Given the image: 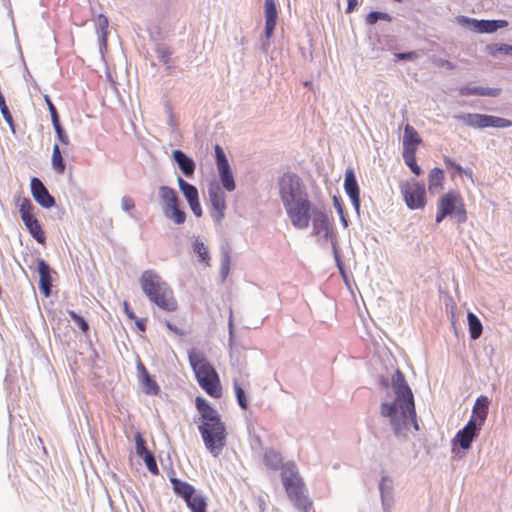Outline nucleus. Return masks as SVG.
Returning <instances> with one entry per match:
<instances>
[{
  "label": "nucleus",
  "mask_w": 512,
  "mask_h": 512,
  "mask_svg": "<svg viewBox=\"0 0 512 512\" xmlns=\"http://www.w3.org/2000/svg\"><path fill=\"white\" fill-rule=\"evenodd\" d=\"M415 151V148L404 149L403 158L406 165L411 169V171L416 175H420L421 168L416 163Z\"/></svg>",
  "instance_id": "obj_35"
},
{
  "label": "nucleus",
  "mask_w": 512,
  "mask_h": 512,
  "mask_svg": "<svg viewBox=\"0 0 512 512\" xmlns=\"http://www.w3.org/2000/svg\"><path fill=\"white\" fill-rule=\"evenodd\" d=\"M265 15V36L269 39L275 30L278 13L276 9L275 0H265L264 3Z\"/></svg>",
  "instance_id": "obj_19"
},
{
  "label": "nucleus",
  "mask_w": 512,
  "mask_h": 512,
  "mask_svg": "<svg viewBox=\"0 0 512 512\" xmlns=\"http://www.w3.org/2000/svg\"><path fill=\"white\" fill-rule=\"evenodd\" d=\"M34 209L35 206L29 199H23L20 204L19 213L22 221L24 222L31 236L38 243L43 244L45 242L46 237L39 221L35 218L33 214Z\"/></svg>",
  "instance_id": "obj_11"
},
{
  "label": "nucleus",
  "mask_w": 512,
  "mask_h": 512,
  "mask_svg": "<svg viewBox=\"0 0 512 512\" xmlns=\"http://www.w3.org/2000/svg\"><path fill=\"white\" fill-rule=\"evenodd\" d=\"M489 400L486 396H480L476 399L473 407V413L470 420L482 427L488 415Z\"/></svg>",
  "instance_id": "obj_22"
},
{
  "label": "nucleus",
  "mask_w": 512,
  "mask_h": 512,
  "mask_svg": "<svg viewBox=\"0 0 512 512\" xmlns=\"http://www.w3.org/2000/svg\"><path fill=\"white\" fill-rule=\"evenodd\" d=\"M31 194L35 201L44 208H51L55 205L54 198L50 195L42 181L33 177L30 182Z\"/></svg>",
  "instance_id": "obj_16"
},
{
  "label": "nucleus",
  "mask_w": 512,
  "mask_h": 512,
  "mask_svg": "<svg viewBox=\"0 0 512 512\" xmlns=\"http://www.w3.org/2000/svg\"><path fill=\"white\" fill-rule=\"evenodd\" d=\"M499 88H489V87H481V86H463L460 88V94L463 96L468 95H479V96H491L496 97L500 94Z\"/></svg>",
  "instance_id": "obj_25"
},
{
  "label": "nucleus",
  "mask_w": 512,
  "mask_h": 512,
  "mask_svg": "<svg viewBox=\"0 0 512 512\" xmlns=\"http://www.w3.org/2000/svg\"><path fill=\"white\" fill-rule=\"evenodd\" d=\"M234 390L237 398V402L242 409H246L248 406L245 391L239 386L238 382L234 380Z\"/></svg>",
  "instance_id": "obj_42"
},
{
  "label": "nucleus",
  "mask_w": 512,
  "mask_h": 512,
  "mask_svg": "<svg viewBox=\"0 0 512 512\" xmlns=\"http://www.w3.org/2000/svg\"><path fill=\"white\" fill-rule=\"evenodd\" d=\"M279 196L285 212L296 229L309 226L311 213L315 206L309 199L307 188L295 173H285L278 180Z\"/></svg>",
  "instance_id": "obj_2"
},
{
  "label": "nucleus",
  "mask_w": 512,
  "mask_h": 512,
  "mask_svg": "<svg viewBox=\"0 0 512 512\" xmlns=\"http://www.w3.org/2000/svg\"><path fill=\"white\" fill-rule=\"evenodd\" d=\"M454 119L463 122L474 129L499 128L505 129L512 126V121L499 116L481 113H460L453 116Z\"/></svg>",
  "instance_id": "obj_8"
},
{
  "label": "nucleus",
  "mask_w": 512,
  "mask_h": 512,
  "mask_svg": "<svg viewBox=\"0 0 512 512\" xmlns=\"http://www.w3.org/2000/svg\"><path fill=\"white\" fill-rule=\"evenodd\" d=\"M140 285L150 300L163 311L173 312L177 309V301L169 285L153 270H146L140 277Z\"/></svg>",
  "instance_id": "obj_3"
},
{
  "label": "nucleus",
  "mask_w": 512,
  "mask_h": 512,
  "mask_svg": "<svg viewBox=\"0 0 512 512\" xmlns=\"http://www.w3.org/2000/svg\"><path fill=\"white\" fill-rule=\"evenodd\" d=\"M486 49L494 57L498 54L512 55V46L508 44H492L488 45Z\"/></svg>",
  "instance_id": "obj_37"
},
{
  "label": "nucleus",
  "mask_w": 512,
  "mask_h": 512,
  "mask_svg": "<svg viewBox=\"0 0 512 512\" xmlns=\"http://www.w3.org/2000/svg\"><path fill=\"white\" fill-rule=\"evenodd\" d=\"M180 192L184 195L187 202L193 200L199 196L197 188L185 181L183 178L178 177L177 179Z\"/></svg>",
  "instance_id": "obj_31"
},
{
  "label": "nucleus",
  "mask_w": 512,
  "mask_h": 512,
  "mask_svg": "<svg viewBox=\"0 0 512 512\" xmlns=\"http://www.w3.org/2000/svg\"><path fill=\"white\" fill-rule=\"evenodd\" d=\"M45 102L48 106L49 112H51V108H56L48 95H45Z\"/></svg>",
  "instance_id": "obj_59"
},
{
  "label": "nucleus",
  "mask_w": 512,
  "mask_h": 512,
  "mask_svg": "<svg viewBox=\"0 0 512 512\" xmlns=\"http://www.w3.org/2000/svg\"><path fill=\"white\" fill-rule=\"evenodd\" d=\"M264 463L270 469L276 470L281 466L282 458L278 452L268 449L264 453Z\"/></svg>",
  "instance_id": "obj_33"
},
{
  "label": "nucleus",
  "mask_w": 512,
  "mask_h": 512,
  "mask_svg": "<svg viewBox=\"0 0 512 512\" xmlns=\"http://www.w3.org/2000/svg\"><path fill=\"white\" fill-rule=\"evenodd\" d=\"M218 171L223 187L227 191H233L235 189V182L230 165L219 167Z\"/></svg>",
  "instance_id": "obj_29"
},
{
  "label": "nucleus",
  "mask_w": 512,
  "mask_h": 512,
  "mask_svg": "<svg viewBox=\"0 0 512 512\" xmlns=\"http://www.w3.org/2000/svg\"><path fill=\"white\" fill-rule=\"evenodd\" d=\"M400 190L408 208L415 210L425 206V186L414 179L403 182Z\"/></svg>",
  "instance_id": "obj_10"
},
{
  "label": "nucleus",
  "mask_w": 512,
  "mask_h": 512,
  "mask_svg": "<svg viewBox=\"0 0 512 512\" xmlns=\"http://www.w3.org/2000/svg\"><path fill=\"white\" fill-rule=\"evenodd\" d=\"M340 217H341V221H342L344 227H347L348 226V222H347L346 218L344 217V214L340 215Z\"/></svg>",
  "instance_id": "obj_63"
},
{
  "label": "nucleus",
  "mask_w": 512,
  "mask_h": 512,
  "mask_svg": "<svg viewBox=\"0 0 512 512\" xmlns=\"http://www.w3.org/2000/svg\"><path fill=\"white\" fill-rule=\"evenodd\" d=\"M198 430L206 449L213 457H218L226 445V426L221 420L220 414L201 420Z\"/></svg>",
  "instance_id": "obj_4"
},
{
  "label": "nucleus",
  "mask_w": 512,
  "mask_h": 512,
  "mask_svg": "<svg viewBox=\"0 0 512 512\" xmlns=\"http://www.w3.org/2000/svg\"><path fill=\"white\" fill-rule=\"evenodd\" d=\"M421 142L417 131L411 125L407 124L404 128L403 150L415 148Z\"/></svg>",
  "instance_id": "obj_26"
},
{
  "label": "nucleus",
  "mask_w": 512,
  "mask_h": 512,
  "mask_svg": "<svg viewBox=\"0 0 512 512\" xmlns=\"http://www.w3.org/2000/svg\"><path fill=\"white\" fill-rule=\"evenodd\" d=\"M70 318L74 321V323L83 331V332H86L88 329H89V325L88 323L86 322V320L78 315L76 312L74 311H69L68 312Z\"/></svg>",
  "instance_id": "obj_44"
},
{
  "label": "nucleus",
  "mask_w": 512,
  "mask_h": 512,
  "mask_svg": "<svg viewBox=\"0 0 512 512\" xmlns=\"http://www.w3.org/2000/svg\"><path fill=\"white\" fill-rule=\"evenodd\" d=\"M438 208L447 211L448 216H454L458 223H464L467 219L462 199L457 193L449 192L443 195L438 202Z\"/></svg>",
  "instance_id": "obj_12"
},
{
  "label": "nucleus",
  "mask_w": 512,
  "mask_h": 512,
  "mask_svg": "<svg viewBox=\"0 0 512 512\" xmlns=\"http://www.w3.org/2000/svg\"><path fill=\"white\" fill-rule=\"evenodd\" d=\"M135 444H136V453H137L138 456L142 457L146 453L150 452L146 448L145 441L142 438L140 433H137L136 436H135Z\"/></svg>",
  "instance_id": "obj_46"
},
{
  "label": "nucleus",
  "mask_w": 512,
  "mask_h": 512,
  "mask_svg": "<svg viewBox=\"0 0 512 512\" xmlns=\"http://www.w3.org/2000/svg\"><path fill=\"white\" fill-rule=\"evenodd\" d=\"M468 325H469V333L470 337L473 340L478 339L483 330V326L479 318L472 312H469L467 315Z\"/></svg>",
  "instance_id": "obj_30"
},
{
  "label": "nucleus",
  "mask_w": 512,
  "mask_h": 512,
  "mask_svg": "<svg viewBox=\"0 0 512 512\" xmlns=\"http://www.w3.org/2000/svg\"><path fill=\"white\" fill-rule=\"evenodd\" d=\"M334 205H335L339 215H342L343 214V207H342L340 201L337 199V197H334Z\"/></svg>",
  "instance_id": "obj_58"
},
{
  "label": "nucleus",
  "mask_w": 512,
  "mask_h": 512,
  "mask_svg": "<svg viewBox=\"0 0 512 512\" xmlns=\"http://www.w3.org/2000/svg\"><path fill=\"white\" fill-rule=\"evenodd\" d=\"M444 162L447 167L454 168L458 173L463 171L462 167L449 157H444Z\"/></svg>",
  "instance_id": "obj_51"
},
{
  "label": "nucleus",
  "mask_w": 512,
  "mask_h": 512,
  "mask_svg": "<svg viewBox=\"0 0 512 512\" xmlns=\"http://www.w3.org/2000/svg\"><path fill=\"white\" fill-rule=\"evenodd\" d=\"M186 504L192 512H206V499L200 494H195L193 497L186 501Z\"/></svg>",
  "instance_id": "obj_34"
},
{
  "label": "nucleus",
  "mask_w": 512,
  "mask_h": 512,
  "mask_svg": "<svg viewBox=\"0 0 512 512\" xmlns=\"http://www.w3.org/2000/svg\"><path fill=\"white\" fill-rule=\"evenodd\" d=\"M195 405L197 410L200 413V421L206 420L209 417L215 416L218 413L213 407L209 405V403L202 397H197L195 400Z\"/></svg>",
  "instance_id": "obj_28"
},
{
  "label": "nucleus",
  "mask_w": 512,
  "mask_h": 512,
  "mask_svg": "<svg viewBox=\"0 0 512 512\" xmlns=\"http://www.w3.org/2000/svg\"><path fill=\"white\" fill-rule=\"evenodd\" d=\"M168 124L169 126H171L172 128H174L175 124H174V119H173V114L170 112L169 113V121H168Z\"/></svg>",
  "instance_id": "obj_62"
},
{
  "label": "nucleus",
  "mask_w": 512,
  "mask_h": 512,
  "mask_svg": "<svg viewBox=\"0 0 512 512\" xmlns=\"http://www.w3.org/2000/svg\"><path fill=\"white\" fill-rule=\"evenodd\" d=\"M135 207V204H134V201L132 198L128 197V196H124L122 199H121V208L124 210V211H130L132 210L133 208Z\"/></svg>",
  "instance_id": "obj_49"
},
{
  "label": "nucleus",
  "mask_w": 512,
  "mask_h": 512,
  "mask_svg": "<svg viewBox=\"0 0 512 512\" xmlns=\"http://www.w3.org/2000/svg\"><path fill=\"white\" fill-rule=\"evenodd\" d=\"M208 194L211 205L215 210V214H213L212 217L216 223H220L224 217V211L226 209L225 193L218 185L212 184L208 188Z\"/></svg>",
  "instance_id": "obj_14"
},
{
  "label": "nucleus",
  "mask_w": 512,
  "mask_h": 512,
  "mask_svg": "<svg viewBox=\"0 0 512 512\" xmlns=\"http://www.w3.org/2000/svg\"><path fill=\"white\" fill-rule=\"evenodd\" d=\"M282 481L290 500L299 510L307 512L312 502L306 495L304 484L294 464H286L282 471Z\"/></svg>",
  "instance_id": "obj_6"
},
{
  "label": "nucleus",
  "mask_w": 512,
  "mask_h": 512,
  "mask_svg": "<svg viewBox=\"0 0 512 512\" xmlns=\"http://www.w3.org/2000/svg\"><path fill=\"white\" fill-rule=\"evenodd\" d=\"M447 215L446 210H442L441 208H438V213L436 215V222L440 223Z\"/></svg>",
  "instance_id": "obj_55"
},
{
  "label": "nucleus",
  "mask_w": 512,
  "mask_h": 512,
  "mask_svg": "<svg viewBox=\"0 0 512 512\" xmlns=\"http://www.w3.org/2000/svg\"><path fill=\"white\" fill-rule=\"evenodd\" d=\"M480 430L481 427L475 424L474 420H469L468 423L457 432L453 443L459 444L462 449L467 450L471 447L473 440L478 436Z\"/></svg>",
  "instance_id": "obj_15"
},
{
  "label": "nucleus",
  "mask_w": 512,
  "mask_h": 512,
  "mask_svg": "<svg viewBox=\"0 0 512 512\" xmlns=\"http://www.w3.org/2000/svg\"><path fill=\"white\" fill-rule=\"evenodd\" d=\"M310 221H312L313 233L318 237V241L322 244L330 241L333 253L337 259L335 234L327 215L319 208L315 207L311 213Z\"/></svg>",
  "instance_id": "obj_9"
},
{
  "label": "nucleus",
  "mask_w": 512,
  "mask_h": 512,
  "mask_svg": "<svg viewBox=\"0 0 512 512\" xmlns=\"http://www.w3.org/2000/svg\"><path fill=\"white\" fill-rule=\"evenodd\" d=\"M395 57L397 60H413L417 57V53L415 51H410V52H400V53H396L395 54Z\"/></svg>",
  "instance_id": "obj_50"
},
{
  "label": "nucleus",
  "mask_w": 512,
  "mask_h": 512,
  "mask_svg": "<svg viewBox=\"0 0 512 512\" xmlns=\"http://www.w3.org/2000/svg\"><path fill=\"white\" fill-rule=\"evenodd\" d=\"M141 458H143L145 465L147 469L154 475H157L159 473L158 466L155 460L154 455L152 452H148L145 455H143Z\"/></svg>",
  "instance_id": "obj_41"
},
{
  "label": "nucleus",
  "mask_w": 512,
  "mask_h": 512,
  "mask_svg": "<svg viewBox=\"0 0 512 512\" xmlns=\"http://www.w3.org/2000/svg\"><path fill=\"white\" fill-rule=\"evenodd\" d=\"M124 311L129 319H136L135 314L129 309L127 302H124Z\"/></svg>",
  "instance_id": "obj_56"
},
{
  "label": "nucleus",
  "mask_w": 512,
  "mask_h": 512,
  "mask_svg": "<svg viewBox=\"0 0 512 512\" xmlns=\"http://www.w3.org/2000/svg\"><path fill=\"white\" fill-rule=\"evenodd\" d=\"M445 65H446L447 68H453V64L450 63L449 61H446Z\"/></svg>",
  "instance_id": "obj_64"
},
{
  "label": "nucleus",
  "mask_w": 512,
  "mask_h": 512,
  "mask_svg": "<svg viewBox=\"0 0 512 512\" xmlns=\"http://www.w3.org/2000/svg\"><path fill=\"white\" fill-rule=\"evenodd\" d=\"M458 23L478 33H494L498 29L508 26L506 20H478L467 16H460Z\"/></svg>",
  "instance_id": "obj_13"
},
{
  "label": "nucleus",
  "mask_w": 512,
  "mask_h": 512,
  "mask_svg": "<svg viewBox=\"0 0 512 512\" xmlns=\"http://www.w3.org/2000/svg\"><path fill=\"white\" fill-rule=\"evenodd\" d=\"M172 156L181 172L187 178H192L196 169L194 160L181 150H174Z\"/></svg>",
  "instance_id": "obj_20"
},
{
  "label": "nucleus",
  "mask_w": 512,
  "mask_h": 512,
  "mask_svg": "<svg viewBox=\"0 0 512 512\" xmlns=\"http://www.w3.org/2000/svg\"><path fill=\"white\" fill-rule=\"evenodd\" d=\"M193 251L198 255L199 262L209 265L210 257L208 247L199 239L193 242Z\"/></svg>",
  "instance_id": "obj_36"
},
{
  "label": "nucleus",
  "mask_w": 512,
  "mask_h": 512,
  "mask_svg": "<svg viewBox=\"0 0 512 512\" xmlns=\"http://www.w3.org/2000/svg\"><path fill=\"white\" fill-rule=\"evenodd\" d=\"M52 167L58 174H63L65 172L66 164L58 144H55L53 147Z\"/></svg>",
  "instance_id": "obj_32"
},
{
  "label": "nucleus",
  "mask_w": 512,
  "mask_h": 512,
  "mask_svg": "<svg viewBox=\"0 0 512 512\" xmlns=\"http://www.w3.org/2000/svg\"><path fill=\"white\" fill-rule=\"evenodd\" d=\"M159 205L164 216L177 225L186 221V213L180 208V199L177 192L169 187L162 185L158 188Z\"/></svg>",
  "instance_id": "obj_7"
},
{
  "label": "nucleus",
  "mask_w": 512,
  "mask_h": 512,
  "mask_svg": "<svg viewBox=\"0 0 512 512\" xmlns=\"http://www.w3.org/2000/svg\"><path fill=\"white\" fill-rule=\"evenodd\" d=\"M215 158H216L217 168L229 165L227 157H226L223 149L219 145L215 146Z\"/></svg>",
  "instance_id": "obj_45"
},
{
  "label": "nucleus",
  "mask_w": 512,
  "mask_h": 512,
  "mask_svg": "<svg viewBox=\"0 0 512 512\" xmlns=\"http://www.w3.org/2000/svg\"><path fill=\"white\" fill-rule=\"evenodd\" d=\"M165 325L173 333H175V334H177L179 336H183L184 335V332L181 329H179L175 325L171 324L169 321H165Z\"/></svg>",
  "instance_id": "obj_53"
},
{
  "label": "nucleus",
  "mask_w": 512,
  "mask_h": 512,
  "mask_svg": "<svg viewBox=\"0 0 512 512\" xmlns=\"http://www.w3.org/2000/svg\"><path fill=\"white\" fill-rule=\"evenodd\" d=\"M55 132L57 134V138L61 141L62 144L68 145L69 144V138L66 132L64 131L63 127L61 125L54 127Z\"/></svg>",
  "instance_id": "obj_48"
},
{
  "label": "nucleus",
  "mask_w": 512,
  "mask_h": 512,
  "mask_svg": "<svg viewBox=\"0 0 512 512\" xmlns=\"http://www.w3.org/2000/svg\"><path fill=\"white\" fill-rule=\"evenodd\" d=\"M157 59L165 65L170 62L171 50L165 46H158L156 48Z\"/></svg>",
  "instance_id": "obj_43"
},
{
  "label": "nucleus",
  "mask_w": 512,
  "mask_h": 512,
  "mask_svg": "<svg viewBox=\"0 0 512 512\" xmlns=\"http://www.w3.org/2000/svg\"><path fill=\"white\" fill-rule=\"evenodd\" d=\"M188 204L196 217L202 216V208L199 202V196L193 200L188 201Z\"/></svg>",
  "instance_id": "obj_47"
},
{
  "label": "nucleus",
  "mask_w": 512,
  "mask_h": 512,
  "mask_svg": "<svg viewBox=\"0 0 512 512\" xmlns=\"http://www.w3.org/2000/svg\"><path fill=\"white\" fill-rule=\"evenodd\" d=\"M381 385L387 393L386 399L381 403L380 414L389 419L395 436L405 437L411 426L418 431L414 397L404 374L397 369L392 376L391 384L383 378Z\"/></svg>",
  "instance_id": "obj_1"
},
{
  "label": "nucleus",
  "mask_w": 512,
  "mask_h": 512,
  "mask_svg": "<svg viewBox=\"0 0 512 512\" xmlns=\"http://www.w3.org/2000/svg\"><path fill=\"white\" fill-rule=\"evenodd\" d=\"M379 20H384V21L390 22L392 20V17L388 13L378 12V11H372L366 17V23L368 25H374Z\"/></svg>",
  "instance_id": "obj_40"
},
{
  "label": "nucleus",
  "mask_w": 512,
  "mask_h": 512,
  "mask_svg": "<svg viewBox=\"0 0 512 512\" xmlns=\"http://www.w3.org/2000/svg\"><path fill=\"white\" fill-rule=\"evenodd\" d=\"M344 189L346 194L349 196L352 206L355 211L359 214L360 211V190L356 180L354 170L348 168L345 172L344 178Z\"/></svg>",
  "instance_id": "obj_17"
},
{
  "label": "nucleus",
  "mask_w": 512,
  "mask_h": 512,
  "mask_svg": "<svg viewBox=\"0 0 512 512\" xmlns=\"http://www.w3.org/2000/svg\"><path fill=\"white\" fill-rule=\"evenodd\" d=\"M170 482L175 494L182 497L185 502L195 495V488L191 484L181 481L175 477H171Z\"/></svg>",
  "instance_id": "obj_24"
},
{
  "label": "nucleus",
  "mask_w": 512,
  "mask_h": 512,
  "mask_svg": "<svg viewBox=\"0 0 512 512\" xmlns=\"http://www.w3.org/2000/svg\"><path fill=\"white\" fill-rule=\"evenodd\" d=\"M108 18L102 14L98 15L95 20V26L98 34L100 46H105L107 41Z\"/></svg>",
  "instance_id": "obj_27"
},
{
  "label": "nucleus",
  "mask_w": 512,
  "mask_h": 512,
  "mask_svg": "<svg viewBox=\"0 0 512 512\" xmlns=\"http://www.w3.org/2000/svg\"><path fill=\"white\" fill-rule=\"evenodd\" d=\"M189 362L195 372L200 387L210 396L220 397L221 389L219 377L208 360L202 354L190 353Z\"/></svg>",
  "instance_id": "obj_5"
},
{
  "label": "nucleus",
  "mask_w": 512,
  "mask_h": 512,
  "mask_svg": "<svg viewBox=\"0 0 512 512\" xmlns=\"http://www.w3.org/2000/svg\"><path fill=\"white\" fill-rule=\"evenodd\" d=\"M230 254L227 250H222V256H221V269H220V275L222 281H225L229 271H230Z\"/></svg>",
  "instance_id": "obj_39"
},
{
  "label": "nucleus",
  "mask_w": 512,
  "mask_h": 512,
  "mask_svg": "<svg viewBox=\"0 0 512 512\" xmlns=\"http://www.w3.org/2000/svg\"><path fill=\"white\" fill-rule=\"evenodd\" d=\"M347 9H346V12L347 13H351L355 7L358 5V0H347Z\"/></svg>",
  "instance_id": "obj_54"
},
{
  "label": "nucleus",
  "mask_w": 512,
  "mask_h": 512,
  "mask_svg": "<svg viewBox=\"0 0 512 512\" xmlns=\"http://www.w3.org/2000/svg\"><path fill=\"white\" fill-rule=\"evenodd\" d=\"M443 179V171L439 168H433L429 174V189L441 186Z\"/></svg>",
  "instance_id": "obj_38"
},
{
  "label": "nucleus",
  "mask_w": 512,
  "mask_h": 512,
  "mask_svg": "<svg viewBox=\"0 0 512 512\" xmlns=\"http://www.w3.org/2000/svg\"><path fill=\"white\" fill-rule=\"evenodd\" d=\"M38 273L40 277L39 289L48 297L51 294L52 286L51 269L43 259H38Z\"/></svg>",
  "instance_id": "obj_21"
},
{
  "label": "nucleus",
  "mask_w": 512,
  "mask_h": 512,
  "mask_svg": "<svg viewBox=\"0 0 512 512\" xmlns=\"http://www.w3.org/2000/svg\"><path fill=\"white\" fill-rule=\"evenodd\" d=\"M229 335H230V341H232V336H233V324H232V319L230 318L229 320Z\"/></svg>",
  "instance_id": "obj_61"
},
{
  "label": "nucleus",
  "mask_w": 512,
  "mask_h": 512,
  "mask_svg": "<svg viewBox=\"0 0 512 512\" xmlns=\"http://www.w3.org/2000/svg\"><path fill=\"white\" fill-rule=\"evenodd\" d=\"M136 326L140 331H145L146 325L144 319H136Z\"/></svg>",
  "instance_id": "obj_57"
},
{
  "label": "nucleus",
  "mask_w": 512,
  "mask_h": 512,
  "mask_svg": "<svg viewBox=\"0 0 512 512\" xmlns=\"http://www.w3.org/2000/svg\"><path fill=\"white\" fill-rule=\"evenodd\" d=\"M137 371L145 392L148 394L157 395L159 392V386L151 378L145 366L140 361L137 364Z\"/></svg>",
  "instance_id": "obj_23"
},
{
  "label": "nucleus",
  "mask_w": 512,
  "mask_h": 512,
  "mask_svg": "<svg viewBox=\"0 0 512 512\" xmlns=\"http://www.w3.org/2000/svg\"><path fill=\"white\" fill-rule=\"evenodd\" d=\"M383 512H391L394 504L393 481L388 476H383L379 483Z\"/></svg>",
  "instance_id": "obj_18"
},
{
  "label": "nucleus",
  "mask_w": 512,
  "mask_h": 512,
  "mask_svg": "<svg viewBox=\"0 0 512 512\" xmlns=\"http://www.w3.org/2000/svg\"><path fill=\"white\" fill-rule=\"evenodd\" d=\"M5 121L9 125L11 131L13 133H15V125H14V121H13L12 115H10V119L9 120H5Z\"/></svg>",
  "instance_id": "obj_60"
},
{
  "label": "nucleus",
  "mask_w": 512,
  "mask_h": 512,
  "mask_svg": "<svg viewBox=\"0 0 512 512\" xmlns=\"http://www.w3.org/2000/svg\"><path fill=\"white\" fill-rule=\"evenodd\" d=\"M50 115H51V120H52L53 127L61 125L60 121H59V116H58V112H57L56 108H51Z\"/></svg>",
  "instance_id": "obj_52"
}]
</instances>
